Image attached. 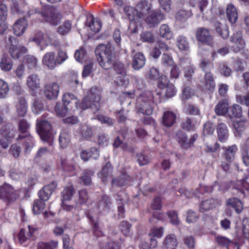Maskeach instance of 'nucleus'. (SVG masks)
I'll return each instance as SVG.
<instances>
[{"label":"nucleus","mask_w":249,"mask_h":249,"mask_svg":"<svg viewBox=\"0 0 249 249\" xmlns=\"http://www.w3.org/2000/svg\"><path fill=\"white\" fill-rule=\"evenodd\" d=\"M113 51L114 47L110 44H100L96 47L95 53L100 65L105 69H109L113 67L118 74H125L124 65L121 63H114Z\"/></svg>","instance_id":"f257e3e1"},{"label":"nucleus","mask_w":249,"mask_h":249,"mask_svg":"<svg viewBox=\"0 0 249 249\" xmlns=\"http://www.w3.org/2000/svg\"><path fill=\"white\" fill-rule=\"evenodd\" d=\"M162 95L160 91L145 90L138 97L136 103V110L138 115H151L155 104L160 103Z\"/></svg>","instance_id":"f03ea898"},{"label":"nucleus","mask_w":249,"mask_h":249,"mask_svg":"<svg viewBox=\"0 0 249 249\" xmlns=\"http://www.w3.org/2000/svg\"><path fill=\"white\" fill-rule=\"evenodd\" d=\"M101 92L96 87H92L87 92L83 99L80 107L83 110L90 108L93 112L97 111L100 108Z\"/></svg>","instance_id":"7ed1b4c3"},{"label":"nucleus","mask_w":249,"mask_h":249,"mask_svg":"<svg viewBox=\"0 0 249 249\" xmlns=\"http://www.w3.org/2000/svg\"><path fill=\"white\" fill-rule=\"evenodd\" d=\"M57 35L62 36L65 34L64 32H38L29 40L35 42L38 45L47 46L51 44L57 46L59 44Z\"/></svg>","instance_id":"20e7f679"},{"label":"nucleus","mask_w":249,"mask_h":249,"mask_svg":"<svg viewBox=\"0 0 249 249\" xmlns=\"http://www.w3.org/2000/svg\"><path fill=\"white\" fill-rule=\"evenodd\" d=\"M36 131L42 141L48 142L50 145L53 144L55 132L52 130V126L48 121L37 119Z\"/></svg>","instance_id":"39448f33"},{"label":"nucleus","mask_w":249,"mask_h":249,"mask_svg":"<svg viewBox=\"0 0 249 249\" xmlns=\"http://www.w3.org/2000/svg\"><path fill=\"white\" fill-rule=\"evenodd\" d=\"M63 106L60 104H57L55 107V110L57 115L60 117L65 116L68 110H71L72 108V105H74L78 108L77 100L74 95L69 92L65 93L62 98Z\"/></svg>","instance_id":"423d86ee"},{"label":"nucleus","mask_w":249,"mask_h":249,"mask_svg":"<svg viewBox=\"0 0 249 249\" xmlns=\"http://www.w3.org/2000/svg\"><path fill=\"white\" fill-rule=\"evenodd\" d=\"M42 19L52 25H56L61 20V15L53 6L45 7L40 13Z\"/></svg>","instance_id":"0eeeda50"},{"label":"nucleus","mask_w":249,"mask_h":249,"mask_svg":"<svg viewBox=\"0 0 249 249\" xmlns=\"http://www.w3.org/2000/svg\"><path fill=\"white\" fill-rule=\"evenodd\" d=\"M212 65L210 62L206 59H202L200 64V67L206 72L204 76V87L205 89L213 91L215 89V84L212 74L208 71L210 70Z\"/></svg>","instance_id":"6e6552de"},{"label":"nucleus","mask_w":249,"mask_h":249,"mask_svg":"<svg viewBox=\"0 0 249 249\" xmlns=\"http://www.w3.org/2000/svg\"><path fill=\"white\" fill-rule=\"evenodd\" d=\"M74 193L72 186H69L65 187L61 193L62 195V209L67 211H71L78 216L79 208H76L73 206L70 205L66 202L70 200Z\"/></svg>","instance_id":"1a4fd4ad"},{"label":"nucleus","mask_w":249,"mask_h":249,"mask_svg":"<svg viewBox=\"0 0 249 249\" xmlns=\"http://www.w3.org/2000/svg\"><path fill=\"white\" fill-rule=\"evenodd\" d=\"M8 44L10 45L9 48V53L14 59H18L21 54L25 53L27 52V49L25 47L18 45V41L14 36H9Z\"/></svg>","instance_id":"9d476101"},{"label":"nucleus","mask_w":249,"mask_h":249,"mask_svg":"<svg viewBox=\"0 0 249 249\" xmlns=\"http://www.w3.org/2000/svg\"><path fill=\"white\" fill-rule=\"evenodd\" d=\"M35 228L32 226L20 230L18 233V240L20 244L23 246H27L31 241L35 240L34 234Z\"/></svg>","instance_id":"9b49d317"},{"label":"nucleus","mask_w":249,"mask_h":249,"mask_svg":"<svg viewBox=\"0 0 249 249\" xmlns=\"http://www.w3.org/2000/svg\"><path fill=\"white\" fill-rule=\"evenodd\" d=\"M19 196L18 191L14 189L10 185L4 183L0 186V196L11 202L16 200Z\"/></svg>","instance_id":"f8f14e48"},{"label":"nucleus","mask_w":249,"mask_h":249,"mask_svg":"<svg viewBox=\"0 0 249 249\" xmlns=\"http://www.w3.org/2000/svg\"><path fill=\"white\" fill-rule=\"evenodd\" d=\"M198 135L194 134L191 137V140L189 143L185 142L187 136L183 131L179 130L176 134L175 139L179 145L184 148H188L192 146L197 139Z\"/></svg>","instance_id":"ddd939ff"},{"label":"nucleus","mask_w":249,"mask_h":249,"mask_svg":"<svg viewBox=\"0 0 249 249\" xmlns=\"http://www.w3.org/2000/svg\"><path fill=\"white\" fill-rule=\"evenodd\" d=\"M59 92V86L55 82L47 84L44 87V94L49 99L56 98Z\"/></svg>","instance_id":"4468645a"},{"label":"nucleus","mask_w":249,"mask_h":249,"mask_svg":"<svg viewBox=\"0 0 249 249\" xmlns=\"http://www.w3.org/2000/svg\"><path fill=\"white\" fill-rule=\"evenodd\" d=\"M56 186L57 184L54 181L45 186L38 193L39 198L43 201L48 200Z\"/></svg>","instance_id":"2eb2a0df"},{"label":"nucleus","mask_w":249,"mask_h":249,"mask_svg":"<svg viewBox=\"0 0 249 249\" xmlns=\"http://www.w3.org/2000/svg\"><path fill=\"white\" fill-rule=\"evenodd\" d=\"M151 9V4L147 1L141 0L136 6L137 11V17L138 19L143 18L145 16L149 13Z\"/></svg>","instance_id":"dca6fc26"},{"label":"nucleus","mask_w":249,"mask_h":249,"mask_svg":"<svg viewBox=\"0 0 249 249\" xmlns=\"http://www.w3.org/2000/svg\"><path fill=\"white\" fill-rule=\"evenodd\" d=\"M102 23L99 19L94 18L92 16L87 17V22L85 25V30H91V31H100Z\"/></svg>","instance_id":"f3484780"},{"label":"nucleus","mask_w":249,"mask_h":249,"mask_svg":"<svg viewBox=\"0 0 249 249\" xmlns=\"http://www.w3.org/2000/svg\"><path fill=\"white\" fill-rule=\"evenodd\" d=\"M43 65L46 66L50 70H53L57 66V61L55 59V53L48 52L43 56L42 60Z\"/></svg>","instance_id":"a211bd4d"},{"label":"nucleus","mask_w":249,"mask_h":249,"mask_svg":"<svg viewBox=\"0 0 249 249\" xmlns=\"http://www.w3.org/2000/svg\"><path fill=\"white\" fill-rule=\"evenodd\" d=\"M177 119L176 114L171 110H165L162 115L163 125L167 127L173 126L175 123Z\"/></svg>","instance_id":"6ab92c4d"},{"label":"nucleus","mask_w":249,"mask_h":249,"mask_svg":"<svg viewBox=\"0 0 249 249\" xmlns=\"http://www.w3.org/2000/svg\"><path fill=\"white\" fill-rule=\"evenodd\" d=\"M164 18V15L160 11H155L148 16L146 21L147 24L151 27L157 25L159 22Z\"/></svg>","instance_id":"aec40b11"},{"label":"nucleus","mask_w":249,"mask_h":249,"mask_svg":"<svg viewBox=\"0 0 249 249\" xmlns=\"http://www.w3.org/2000/svg\"><path fill=\"white\" fill-rule=\"evenodd\" d=\"M145 63V58L143 54L138 52L136 53L132 59V67L135 70H139L142 68Z\"/></svg>","instance_id":"412c9836"},{"label":"nucleus","mask_w":249,"mask_h":249,"mask_svg":"<svg viewBox=\"0 0 249 249\" xmlns=\"http://www.w3.org/2000/svg\"><path fill=\"white\" fill-rule=\"evenodd\" d=\"M220 201L218 199L211 198L203 201L199 206V211L200 212L203 213L206 211L215 208L219 205Z\"/></svg>","instance_id":"4be33fe9"},{"label":"nucleus","mask_w":249,"mask_h":249,"mask_svg":"<svg viewBox=\"0 0 249 249\" xmlns=\"http://www.w3.org/2000/svg\"><path fill=\"white\" fill-rule=\"evenodd\" d=\"M229 104L227 99L220 100L215 106L214 111L215 113L219 116H224L228 112Z\"/></svg>","instance_id":"5701e85b"},{"label":"nucleus","mask_w":249,"mask_h":249,"mask_svg":"<svg viewBox=\"0 0 249 249\" xmlns=\"http://www.w3.org/2000/svg\"><path fill=\"white\" fill-rule=\"evenodd\" d=\"M178 244L176 236L173 234L166 235L163 243V249H176Z\"/></svg>","instance_id":"b1692460"},{"label":"nucleus","mask_w":249,"mask_h":249,"mask_svg":"<svg viewBox=\"0 0 249 249\" xmlns=\"http://www.w3.org/2000/svg\"><path fill=\"white\" fill-rule=\"evenodd\" d=\"M240 153L244 164L246 166L249 165V137L241 145Z\"/></svg>","instance_id":"393cba45"},{"label":"nucleus","mask_w":249,"mask_h":249,"mask_svg":"<svg viewBox=\"0 0 249 249\" xmlns=\"http://www.w3.org/2000/svg\"><path fill=\"white\" fill-rule=\"evenodd\" d=\"M21 139H23L24 146H25V152H29L34 146L35 143L33 138L29 134H26L25 136L19 135L18 137L17 138V141H18Z\"/></svg>","instance_id":"a878e982"},{"label":"nucleus","mask_w":249,"mask_h":249,"mask_svg":"<svg viewBox=\"0 0 249 249\" xmlns=\"http://www.w3.org/2000/svg\"><path fill=\"white\" fill-rule=\"evenodd\" d=\"M27 87L32 90H35L40 88V81L38 76L35 74L29 75L27 78Z\"/></svg>","instance_id":"bb28decb"},{"label":"nucleus","mask_w":249,"mask_h":249,"mask_svg":"<svg viewBox=\"0 0 249 249\" xmlns=\"http://www.w3.org/2000/svg\"><path fill=\"white\" fill-rule=\"evenodd\" d=\"M99 156V151L96 148L92 147L89 151H83L81 153L80 156L82 160L87 161L90 158L97 159Z\"/></svg>","instance_id":"cd10ccee"},{"label":"nucleus","mask_w":249,"mask_h":249,"mask_svg":"<svg viewBox=\"0 0 249 249\" xmlns=\"http://www.w3.org/2000/svg\"><path fill=\"white\" fill-rule=\"evenodd\" d=\"M226 14L228 20L231 23H234L238 19V13L236 8L232 4L228 5Z\"/></svg>","instance_id":"c85d7f7f"},{"label":"nucleus","mask_w":249,"mask_h":249,"mask_svg":"<svg viewBox=\"0 0 249 249\" xmlns=\"http://www.w3.org/2000/svg\"><path fill=\"white\" fill-rule=\"evenodd\" d=\"M217 132L219 140L221 142H225L229 137L227 127L225 124L219 123L217 126Z\"/></svg>","instance_id":"c756f323"},{"label":"nucleus","mask_w":249,"mask_h":249,"mask_svg":"<svg viewBox=\"0 0 249 249\" xmlns=\"http://www.w3.org/2000/svg\"><path fill=\"white\" fill-rule=\"evenodd\" d=\"M59 144L61 147L66 148L70 142V133L67 129H63L60 132L59 138Z\"/></svg>","instance_id":"7c9ffc66"},{"label":"nucleus","mask_w":249,"mask_h":249,"mask_svg":"<svg viewBox=\"0 0 249 249\" xmlns=\"http://www.w3.org/2000/svg\"><path fill=\"white\" fill-rule=\"evenodd\" d=\"M237 150L238 148L236 144L225 148L224 156L228 163H231L233 160Z\"/></svg>","instance_id":"2f4dec72"},{"label":"nucleus","mask_w":249,"mask_h":249,"mask_svg":"<svg viewBox=\"0 0 249 249\" xmlns=\"http://www.w3.org/2000/svg\"><path fill=\"white\" fill-rule=\"evenodd\" d=\"M17 113L19 117H23L27 110V103L24 98H20L18 100L16 105Z\"/></svg>","instance_id":"473e14b6"},{"label":"nucleus","mask_w":249,"mask_h":249,"mask_svg":"<svg viewBox=\"0 0 249 249\" xmlns=\"http://www.w3.org/2000/svg\"><path fill=\"white\" fill-rule=\"evenodd\" d=\"M110 203V200L108 196H103L101 200L99 201L97 208V212L100 213L107 212Z\"/></svg>","instance_id":"72a5a7b5"},{"label":"nucleus","mask_w":249,"mask_h":249,"mask_svg":"<svg viewBox=\"0 0 249 249\" xmlns=\"http://www.w3.org/2000/svg\"><path fill=\"white\" fill-rule=\"evenodd\" d=\"M112 168L109 163H107L103 167L102 170L98 174V177L102 179L103 183H105L108 178L111 174Z\"/></svg>","instance_id":"f704fd0d"},{"label":"nucleus","mask_w":249,"mask_h":249,"mask_svg":"<svg viewBox=\"0 0 249 249\" xmlns=\"http://www.w3.org/2000/svg\"><path fill=\"white\" fill-rule=\"evenodd\" d=\"M227 204L233 208L237 213H240L243 210V204L237 198L232 197L227 200Z\"/></svg>","instance_id":"c9c22d12"},{"label":"nucleus","mask_w":249,"mask_h":249,"mask_svg":"<svg viewBox=\"0 0 249 249\" xmlns=\"http://www.w3.org/2000/svg\"><path fill=\"white\" fill-rule=\"evenodd\" d=\"M124 12L127 16L131 24H134L136 20H138V17H137V11L136 8L134 9L132 7L126 6L124 7Z\"/></svg>","instance_id":"e433bc0d"},{"label":"nucleus","mask_w":249,"mask_h":249,"mask_svg":"<svg viewBox=\"0 0 249 249\" xmlns=\"http://www.w3.org/2000/svg\"><path fill=\"white\" fill-rule=\"evenodd\" d=\"M23 62L30 70L36 69L38 64V60L36 57L32 55H27L24 57Z\"/></svg>","instance_id":"4c0bfd02"},{"label":"nucleus","mask_w":249,"mask_h":249,"mask_svg":"<svg viewBox=\"0 0 249 249\" xmlns=\"http://www.w3.org/2000/svg\"><path fill=\"white\" fill-rule=\"evenodd\" d=\"M249 175L246 177L245 178L239 180L237 184L236 189L239 190L244 195H246L245 191L248 192L249 191V183L247 182V180H249V170H248Z\"/></svg>","instance_id":"58836bf2"},{"label":"nucleus","mask_w":249,"mask_h":249,"mask_svg":"<svg viewBox=\"0 0 249 249\" xmlns=\"http://www.w3.org/2000/svg\"><path fill=\"white\" fill-rule=\"evenodd\" d=\"M13 65L12 59L8 56L4 55L1 58L0 67L2 71H8L12 69Z\"/></svg>","instance_id":"ea45409f"},{"label":"nucleus","mask_w":249,"mask_h":249,"mask_svg":"<svg viewBox=\"0 0 249 249\" xmlns=\"http://www.w3.org/2000/svg\"><path fill=\"white\" fill-rule=\"evenodd\" d=\"M28 26V22L24 18H20L15 22L13 25L14 31H25Z\"/></svg>","instance_id":"a19ab883"},{"label":"nucleus","mask_w":249,"mask_h":249,"mask_svg":"<svg viewBox=\"0 0 249 249\" xmlns=\"http://www.w3.org/2000/svg\"><path fill=\"white\" fill-rule=\"evenodd\" d=\"M130 179V177L126 174H124L119 178L112 180V183L113 186H123L128 184Z\"/></svg>","instance_id":"79ce46f5"},{"label":"nucleus","mask_w":249,"mask_h":249,"mask_svg":"<svg viewBox=\"0 0 249 249\" xmlns=\"http://www.w3.org/2000/svg\"><path fill=\"white\" fill-rule=\"evenodd\" d=\"M231 41L235 43L238 49H241L244 45V41L242 38L241 32H235L231 37Z\"/></svg>","instance_id":"37998d69"},{"label":"nucleus","mask_w":249,"mask_h":249,"mask_svg":"<svg viewBox=\"0 0 249 249\" xmlns=\"http://www.w3.org/2000/svg\"><path fill=\"white\" fill-rule=\"evenodd\" d=\"M192 16L191 11L183 9L179 10L176 15V19L178 21H185Z\"/></svg>","instance_id":"c03bdc74"},{"label":"nucleus","mask_w":249,"mask_h":249,"mask_svg":"<svg viewBox=\"0 0 249 249\" xmlns=\"http://www.w3.org/2000/svg\"><path fill=\"white\" fill-rule=\"evenodd\" d=\"M87 217L92 223V231L93 235L98 237L102 236L103 235V232L100 229L98 223L97 222H94L93 220L92 216H90V214H88Z\"/></svg>","instance_id":"a18cd8bd"},{"label":"nucleus","mask_w":249,"mask_h":249,"mask_svg":"<svg viewBox=\"0 0 249 249\" xmlns=\"http://www.w3.org/2000/svg\"><path fill=\"white\" fill-rule=\"evenodd\" d=\"M31 124L26 120L21 119L18 123V131L22 134H28Z\"/></svg>","instance_id":"49530a36"},{"label":"nucleus","mask_w":249,"mask_h":249,"mask_svg":"<svg viewBox=\"0 0 249 249\" xmlns=\"http://www.w3.org/2000/svg\"><path fill=\"white\" fill-rule=\"evenodd\" d=\"M196 38L198 41L210 45L212 41L209 32H197Z\"/></svg>","instance_id":"de8ad7c7"},{"label":"nucleus","mask_w":249,"mask_h":249,"mask_svg":"<svg viewBox=\"0 0 249 249\" xmlns=\"http://www.w3.org/2000/svg\"><path fill=\"white\" fill-rule=\"evenodd\" d=\"M45 204L41 199H37L34 201L33 211L36 214H39L45 208Z\"/></svg>","instance_id":"09e8293b"},{"label":"nucleus","mask_w":249,"mask_h":249,"mask_svg":"<svg viewBox=\"0 0 249 249\" xmlns=\"http://www.w3.org/2000/svg\"><path fill=\"white\" fill-rule=\"evenodd\" d=\"M177 45L181 51H188L189 49L188 42L183 36H179L177 40Z\"/></svg>","instance_id":"8fccbe9b"},{"label":"nucleus","mask_w":249,"mask_h":249,"mask_svg":"<svg viewBox=\"0 0 249 249\" xmlns=\"http://www.w3.org/2000/svg\"><path fill=\"white\" fill-rule=\"evenodd\" d=\"M216 243L222 247H225L229 249V247L232 244V242L225 236H218L215 237Z\"/></svg>","instance_id":"3c124183"},{"label":"nucleus","mask_w":249,"mask_h":249,"mask_svg":"<svg viewBox=\"0 0 249 249\" xmlns=\"http://www.w3.org/2000/svg\"><path fill=\"white\" fill-rule=\"evenodd\" d=\"M58 243L56 241H52L48 243L39 242L37 249H55L57 247Z\"/></svg>","instance_id":"603ef678"},{"label":"nucleus","mask_w":249,"mask_h":249,"mask_svg":"<svg viewBox=\"0 0 249 249\" xmlns=\"http://www.w3.org/2000/svg\"><path fill=\"white\" fill-rule=\"evenodd\" d=\"M93 174V172L91 170H87L83 173L82 176L80 178L81 183L85 185H89L91 182V176Z\"/></svg>","instance_id":"864d4df0"},{"label":"nucleus","mask_w":249,"mask_h":249,"mask_svg":"<svg viewBox=\"0 0 249 249\" xmlns=\"http://www.w3.org/2000/svg\"><path fill=\"white\" fill-rule=\"evenodd\" d=\"M137 161L140 165H144L148 163L150 161V158L147 155L143 152L137 154Z\"/></svg>","instance_id":"5fc2aeb1"},{"label":"nucleus","mask_w":249,"mask_h":249,"mask_svg":"<svg viewBox=\"0 0 249 249\" xmlns=\"http://www.w3.org/2000/svg\"><path fill=\"white\" fill-rule=\"evenodd\" d=\"M9 90L7 84L3 80L0 79V98L6 97Z\"/></svg>","instance_id":"6e6d98bb"},{"label":"nucleus","mask_w":249,"mask_h":249,"mask_svg":"<svg viewBox=\"0 0 249 249\" xmlns=\"http://www.w3.org/2000/svg\"><path fill=\"white\" fill-rule=\"evenodd\" d=\"M183 243L188 249H195L196 242L193 236L188 235L183 239Z\"/></svg>","instance_id":"4d7b16f0"},{"label":"nucleus","mask_w":249,"mask_h":249,"mask_svg":"<svg viewBox=\"0 0 249 249\" xmlns=\"http://www.w3.org/2000/svg\"><path fill=\"white\" fill-rule=\"evenodd\" d=\"M81 136L84 139H88L92 135V131L90 127L87 125H83L80 128Z\"/></svg>","instance_id":"13d9d810"},{"label":"nucleus","mask_w":249,"mask_h":249,"mask_svg":"<svg viewBox=\"0 0 249 249\" xmlns=\"http://www.w3.org/2000/svg\"><path fill=\"white\" fill-rule=\"evenodd\" d=\"M233 126L239 135L245 130L246 127V122L244 120L235 122L233 123Z\"/></svg>","instance_id":"bf43d9fd"},{"label":"nucleus","mask_w":249,"mask_h":249,"mask_svg":"<svg viewBox=\"0 0 249 249\" xmlns=\"http://www.w3.org/2000/svg\"><path fill=\"white\" fill-rule=\"evenodd\" d=\"M14 137V134L12 133L11 136H9L7 138L6 135H4L3 137L0 139V146L4 149H6L9 146V144Z\"/></svg>","instance_id":"052dcab7"},{"label":"nucleus","mask_w":249,"mask_h":249,"mask_svg":"<svg viewBox=\"0 0 249 249\" xmlns=\"http://www.w3.org/2000/svg\"><path fill=\"white\" fill-rule=\"evenodd\" d=\"M86 57V52L84 48H81L76 51L74 53V57L76 60L80 63H83Z\"/></svg>","instance_id":"680f3d73"},{"label":"nucleus","mask_w":249,"mask_h":249,"mask_svg":"<svg viewBox=\"0 0 249 249\" xmlns=\"http://www.w3.org/2000/svg\"><path fill=\"white\" fill-rule=\"evenodd\" d=\"M115 82L118 86L125 87L128 84L129 80L125 76V74H123V75L117 76L115 80Z\"/></svg>","instance_id":"e2e57ef3"},{"label":"nucleus","mask_w":249,"mask_h":249,"mask_svg":"<svg viewBox=\"0 0 249 249\" xmlns=\"http://www.w3.org/2000/svg\"><path fill=\"white\" fill-rule=\"evenodd\" d=\"M131 227V225L127 221H122L119 225V228L123 233L127 235L128 234L130 231V229Z\"/></svg>","instance_id":"0e129e2a"},{"label":"nucleus","mask_w":249,"mask_h":249,"mask_svg":"<svg viewBox=\"0 0 249 249\" xmlns=\"http://www.w3.org/2000/svg\"><path fill=\"white\" fill-rule=\"evenodd\" d=\"M195 122L193 120L190 118H187L182 122V127L183 129L187 130L193 129L195 127Z\"/></svg>","instance_id":"69168bd1"},{"label":"nucleus","mask_w":249,"mask_h":249,"mask_svg":"<svg viewBox=\"0 0 249 249\" xmlns=\"http://www.w3.org/2000/svg\"><path fill=\"white\" fill-rule=\"evenodd\" d=\"M236 101L246 106H249V92L245 95H237L236 96Z\"/></svg>","instance_id":"338daca9"},{"label":"nucleus","mask_w":249,"mask_h":249,"mask_svg":"<svg viewBox=\"0 0 249 249\" xmlns=\"http://www.w3.org/2000/svg\"><path fill=\"white\" fill-rule=\"evenodd\" d=\"M158 86L160 89H164L169 83L167 77L164 75L161 74L158 79Z\"/></svg>","instance_id":"774afa93"}]
</instances>
